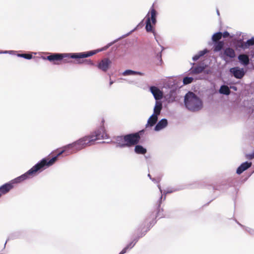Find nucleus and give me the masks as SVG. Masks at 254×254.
Segmentation results:
<instances>
[{
    "mask_svg": "<svg viewBox=\"0 0 254 254\" xmlns=\"http://www.w3.org/2000/svg\"><path fill=\"white\" fill-rule=\"evenodd\" d=\"M237 46L238 47L244 49L248 48L246 43H244L242 40L238 41Z\"/></svg>",
    "mask_w": 254,
    "mask_h": 254,
    "instance_id": "nucleus-25",
    "label": "nucleus"
},
{
    "mask_svg": "<svg viewBox=\"0 0 254 254\" xmlns=\"http://www.w3.org/2000/svg\"><path fill=\"white\" fill-rule=\"evenodd\" d=\"M229 33L227 31H225L223 33H222V36L224 37V38H227V37H228L229 36Z\"/></svg>",
    "mask_w": 254,
    "mask_h": 254,
    "instance_id": "nucleus-30",
    "label": "nucleus"
},
{
    "mask_svg": "<svg viewBox=\"0 0 254 254\" xmlns=\"http://www.w3.org/2000/svg\"><path fill=\"white\" fill-rule=\"evenodd\" d=\"M104 123L105 120L104 119H102L101 120V127L99 130L95 131L91 135L82 137L76 141L64 147L61 150H58L57 151V155L51 158H55V160L54 162L50 166L52 165L57 160L58 157L62 154L66 153V155H67L69 153H73L86 146L93 144L95 141L98 139H103L106 137L107 134L105 132L104 126Z\"/></svg>",
    "mask_w": 254,
    "mask_h": 254,
    "instance_id": "nucleus-1",
    "label": "nucleus"
},
{
    "mask_svg": "<svg viewBox=\"0 0 254 254\" xmlns=\"http://www.w3.org/2000/svg\"><path fill=\"white\" fill-rule=\"evenodd\" d=\"M246 157L247 159L252 160L254 158V151L252 154H246Z\"/></svg>",
    "mask_w": 254,
    "mask_h": 254,
    "instance_id": "nucleus-29",
    "label": "nucleus"
},
{
    "mask_svg": "<svg viewBox=\"0 0 254 254\" xmlns=\"http://www.w3.org/2000/svg\"><path fill=\"white\" fill-rule=\"evenodd\" d=\"M111 63V61L109 59L105 58L101 60L97 65V66L99 69L106 72L109 69Z\"/></svg>",
    "mask_w": 254,
    "mask_h": 254,
    "instance_id": "nucleus-8",
    "label": "nucleus"
},
{
    "mask_svg": "<svg viewBox=\"0 0 254 254\" xmlns=\"http://www.w3.org/2000/svg\"><path fill=\"white\" fill-rule=\"evenodd\" d=\"M219 92L221 94L229 95L230 93V90L227 86L222 85L220 87Z\"/></svg>",
    "mask_w": 254,
    "mask_h": 254,
    "instance_id": "nucleus-22",
    "label": "nucleus"
},
{
    "mask_svg": "<svg viewBox=\"0 0 254 254\" xmlns=\"http://www.w3.org/2000/svg\"><path fill=\"white\" fill-rule=\"evenodd\" d=\"M148 176H149V177H150V174H148Z\"/></svg>",
    "mask_w": 254,
    "mask_h": 254,
    "instance_id": "nucleus-38",
    "label": "nucleus"
},
{
    "mask_svg": "<svg viewBox=\"0 0 254 254\" xmlns=\"http://www.w3.org/2000/svg\"><path fill=\"white\" fill-rule=\"evenodd\" d=\"M113 81H110V85H111V84H113Z\"/></svg>",
    "mask_w": 254,
    "mask_h": 254,
    "instance_id": "nucleus-36",
    "label": "nucleus"
},
{
    "mask_svg": "<svg viewBox=\"0 0 254 254\" xmlns=\"http://www.w3.org/2000/svg\"><path fill=\"white\" fill-rule=\"evenodd\" d=\"M144 234H141L140 236H139L138 238H140V237H142L143 236H144Z\"/></svg>",
    "mask_w": 254,
    "mask_h": 254,
    "instance_id": "nucleus-34",
    "label": "nucleus"
},
{
    "mask_svg": "<svg viewBox=\"0 0 254 254\" xmlns=\"http://www.w3.org/2000/svg\"><path fill=\"white\" fill-rule=\"evenodd\" d=\"M246 44L247 46V47L249 48L250 46H253L254 45V37H252L251 39L248 40Z\"/></svg>",
    "mask_w": 254,
    "mask_h": 254,
    "instance_id": "nucleus-28",
    "label": "nucleus"
},
{
    "mask_svg": "<svg viewBox=\"0 0 254 254\" xmlns=\"http://www.w3.org/2000/svg\"><path fill=\"white\" fill-rule=\"evenodd\" d=\"M137 240H134L135 242L132 241L128 245H127L125 248H124L122 251L119 254H124L127 251V250L129 249H131L134 247Z\"/></svg>",
    "mask_w": 254,
    "mask_h": 254,
    "instance_id": "nucleus-20",
    "label": "nucleus"
},
{
    "mask_svg": "<svg viewBox=\"0 0 254 254\" xmlns=\"http://www.w3.org/2000/svg\"><path fill=\"white\" fill-rule=\"evenodd\" d=\"M206 53H207V50H205L203 51H200V52L198 54L199 55L200 57H201L203 56L204 55H205Z\"/></svg>",
    "mask_w": 254,
    "mask_h": 254,
    "instance_id": "nucleus-31",
    "label": "nucleus"
},
{
    "mask_svg": "<svg viewBox=\"0 0 254 254\" xmlns=\"http://www.w3.org/2000/svg\"><path fill=\"white\" fill-rule=\"evenodd\" d=\"M150 91L156 100H160L163 98V92L158 87L154 86H151Z\"/></svg>",
    "mask_w": 254,
    "mask_h": 254,
    "instance_id": "nucleus-9",
    "label": "nucleus"
},
{
    "mask_svg": "<svg viewBox=\"0 0 254 254\" xmlns=\"http://www.w3.org/2000/svg\"><path fill=\"white\" fill-rule=\"evenodd\" d=\"M137 240H134L135 242L132 241L128 245H127L125 248H124L122 251L119 254H124L127 251V250L129 249H131L134 247Z\"/></svg>",
    "mask_w": 254,
    "mask_h": 254,
    "instance_id": "nucleus-21",
    "label": "nucleus"
},
{
    "mask_svg": "<svg viewBox=\"0 0 254 254\" xmlns=\"http://www.w3.org/2000/svg\"><path fill=\"white\" fill-rule=\"evenodd\" d=\"M222 37V33L221 32H217L214 34L212 37V40L214 42H217L221 39Z\"/></svg>",
    "mask_w": 254,
    "mask_h": 254,
    "instance_id": "nucleus-23",
    "label": "nucleus"
},
{
    "mask_svg": "<svg viewBox=\"0 0 254 254\" xmlns=\"http://www.w3.org/2000/svg\"><path fill=\"white\" fill-rule=\"evenodd\" d=\"M157 120L158 116L156 115L153 114L148 120L147 126L149 125L150 127L153 126L156 123Z\"/></svg>",
    "mask_w": 254,
    "mask_h": 254,
    "instance_id": "nucleus-17",
    "label": "nucleus"
},
{
    "mask_svg": "<svg viewBox=\"0 0 254 254\" xmlns=\"http://www.w3.org/2000/svg\"><path fill=\"white\" fill-rule=\"evenodd\" d=\"M223 56L230 58H234L236 56V54L234 49L228 47L224 49L223 52Z\"/></svg>",
    "mask_w": 254,
    "mask_h": 254,
    "instance_id": "nucleus-11",
    "label": "nucleus"
},
{
    "mask_svg": "<svg viewBox=\"0 0 254 254\" xmlns=\"http://www.w3.org/2000/svg\"><path fill=\"white\" fill-rule=\"evenodd\" d=\"M252 165L251 162H246L245 163H242L237 169V173L238 174H241L244 171L250 168Z\"/></svg>",
    "mask_w": 254,
    "mask_h": 254,
    "instance_id": "nucleus-10",
    "label": "nucleus"
},
{
    "mask_svg": "<svg viewBox=\"0 0 254 254\" xmlns=\"http://www.w3.org/2000/svg\"><path fill=\"white\" fill-rule=\"evenodd\" d=\"M157 12L154 8V4L150 8V11L146 16V21L145 29L147 32H151L155 35V32L153 27L156 23Z\"/></svg>",
    "mask_w": 254,
    "mask_h": 254,
    "instance_id": "nucleus-6",
    "label": "nucleus"
},
{
    "mask_svg": "<svg viewBox=\"0 0 254 254\" xmlns=\"http://www.w3.org/2000/svg\"><path fill=\"white\" fill-rule=\"evenodd\" d=\"M134 152L138 154H145L147 150L142 146L136 144L134 147Z\"/></svg>",
    "mask_w": 254,
    "mask_h": 254,
    "instance_id": "nucleus-16",
    "label": "nucleus"
},
{
    "mask_svg": "<svg viewBox=\"0 0 254 254\" xmlns=\"http://www.w3.org/2000/svg\"><path fill=\"white\" fill-rule=\"evenodd\" d=\"M205 67L202 66H194L191 68V72L194 74H198L201 73Z\"/></svg>",
    "mask_w": 254,
    "mask_h": 254,
    "instance_id": "nucleus-19",
    "label": "nucleus"
},
{
    "mask_svg": "<svg viewBox=\"0 0 254 254\" xmlns=\"http://www.w3.org/2000/svg\"><path fill=\"white\" fill-rule=\"evenodd\" d=\"M168 125V121L166 119H163L160 120L156 125L155 130L159 131L165 128Z\"/></svg>",
    "mask_w": 254,
    "mask_h": 254,
    "instance_id": "nucleus-12",
    "label": "nucleus"
},
{
    "mask_svg": "<svg viewBox=\"0 0 254 254\" xmlns=\"http://www.w3.org/2000/svg\"><path fill=\"white\" fill-rule=\"evenodd\" d=\"M143 130L118 136L116 138L117 143L121 147H130L133 146L139 142L140 135Z\"/></svg>",
    "mask_w": 254,
    "mask_h": 254,
    "instance_id": "nucleus-4",
    "label": "nucleus"
},
{
    "mask_svg": "<svg viewBox=\"0 0 254 254\" xmlns=\"http://www.w3.org/2000/svg\"><path fill=\"white\" fill-rule=\"evenodd\" d=\"M230 71L234 77L238 79H241L245 75V71L243 68H240L239 67H235L230 68Z\"/></svg>",
    "mask_w": 254,
    "mask_h": 254,
    "instance_id": "nucleus-7",
    "label": "nucleus"
},
{
    "mask_svg": "<svg viewBox=\"0 0 254 254\" xmlns=\"http://www.w3.org/2000/svg\"><path fill=\"white\" fill-rule=\"evenodd\" d=\"M86 63H87V64H90V65H94V63L92 62V61H90H90H86Z\"/></svg>",
    "mask_w": 254,
    "mask_h": 254,
    "instance_id": "nucleus-33",
    "label": "nucleus"
},
{
    "mask_svg": "<svg viewBox=\"0 0 254 254\" xmlns=\"http://www.w3.org/2000/svg\"><path fill=\"white\" fill-rule=\"evenodd\" d=\"M162 197V196L161 195L160 197L159 204L157 208V212L156 214V217H159V218H162L165 216V215L163 214V209H160V204L161 202Z\"/></svg>",
    "mask_w": 254,
    "mask_h": 254,
    "instance_id": "nucleus-18",
    "label": "nucleus"
},
{
    "mask_svg": "<svg viewBox=\"0 0 254 254\" xmlns=\"http://www.w3.org/2000/svg\"><path fill=\"white\" fill-rule=\"evenodd\" d=\"M159 58L161 59V55H160Z\"/></svg>",
    "mask_w": 254,
    "mask_h": 254,
    "instance_id": "nucleus-37",
    "label": "nucleus"
},
{
    "mask_svg": "<svg viewBox=\"0 0 254 254\" xmlns=\"http://www.w3.org/2000/svg\"><path fill=\"white\" fill-rule=\"evenodd\" d=\"M184 102L186 107L192 111H198L202 106L201 100L192 92H189L186 94Z\"/></svg>",
    "mask_w": 254,
    "mask_h": 254,
    "instance_id": "nucleus-5",
    "label": "nucleus"
},
{
    "mask_svg": "<svg viewBox=\"0 0 254 254\" xmlns=\"http://www.w3.org/2000/svg\"><path fill=\"white\" fill-rule=\"evenodd\" d=\"M238 59L243 64L247 65L250 63L249 58L248 55L241 54L238 56Z\"/></svg>",
    "mask_w": 254,
    "mask_h": 254,
    "instance_id": "nucleus-13",
    "label": "nucleus"
},
{
    "mask_svg": "<svg viewBox=\"0 0 254 254\" xmlns=\"http://www.w3.org/2000/svg\"><path fill=\"white\" fill-rule=\"evenodd\" d=\"M224 46V41H218L217 42H215L213 47V51L214 52L220 51L223 49Z\"/></svg>",
    "mask_w": 254,
    "mask_h": 254,
    "instance_id": "nucleus-15",
    "label": "nucleus"
},
{
    "mask_svg": "<svg viewBox=\"0 0 254 254\" xmlns=\"http://www.w3.org/2000/svg\"><path fill=\"white\" fill-rule=\"evenodd\" d=\"M193 78L190 77H185L183 79V83L184 84H188L192 82Z\"/></svg>",
    "mask_w": 254,
    "mask_h": 254,
    "instance_id": "nucleus-26",
    "label": "nucleus"
},
{
    "mask_svg": "<svg viewBox=\"0 0 254 254\" xmlns=\"http://www.w3.org/2000/svg\"><path fill=\"white\" fill-rule=\"evenodd\" d=\"M123 74L125 76L128 75H132V74H138V75H142V73L140 72L135 71H133L132 70L128 69V70H125L123 72Z\"/></svg>",
    "mask_w": 254,
    "mask_h": 254,
    "instance_id": "nucleus-24",
    "label": "nucleus"
},
{
    "mask_svg": "<svg viewBox=\"0 0 254 254\" xmlns=\"http://www.w3.org/2000/svg\"><path fill=\"white\" fill-rule=\"evenodd\" d=\"M162 108V103L159 101L156 102L154 108V115H156L157 116L160 115L161 111Z\"/></svg>",
    "mask_w": 254,
    "mask_h": 254,
    "instance_id": "nucleus-14",
    "label": "nucleus"
},
{
    "mask_svg": "<svg viewBox=\"0 0 254 254\" xmlns=\"http://www.w3.org/2000/svg\"><path fill=\"white\" fill-rule=\"evenodd\" d=\"M78 63H79V64H81V63H82V62H81V61H80V60H78Z\"/></svg>",
    "mask_w": 254,
    "mask_h": 254,
    "instance_id": "nucleus-35",
    "label": "nucleus"
},
{
    "mask_svg": "<svg viewBox=\"0 0 254 254\" xmlns=\"http://www.w3.org/2000/svg\"><path fill=\"white\" fill-rule=\"evenodd\" d=\"M102 50H97L94 51H91L87 52L79 53H73V54H59L54 53L44 58V59L47 60L51 62H53L54 64H59V62L63 60L64 63H67L65 58H72V59H82L87 58L93 56L97 53L101 52Z\"/></svg>",
    "mask_w": 254,
    "mask_h": 254,
    "instance_id": "nucleus-3",
    "label": "nucleus"
},
{
    "mask_svg": "<svg viewBox=\"0 0 254 254\" xmlns=\"http://www.w3.org/2000/svg\"><path fill=\"white\" fill-rule=\"evenodd\" d=\"M200 58V56L199 54H197V55H195L193 57V60L194 61H197V60H198L199 58Z\"/></svg>",
    "mask_w": 254,
    "mask_h": 254,
    "instance_id": "nucleus-32",
    "label": "nucleus"
},
{
    "mask_svg": "<svg viewBox=\"0 0 254 254\" xmlns=\"http://www.w3.org/2000/svg\"><path fill=\"white\" fill-rule=\"evenodd\" d=\"M19 57L24 58L26 59H31L32 58V56L31 54H19Z\"/></svg>",
    "mask_w": 254,
    "mask_h": 254,
    "instance_id": "nucleus-27",
    "label": "nucleus"
},
{
    "mask_svg": "<svg viewBox=\"0 0 254 254\" xmlns=\"http://www.w3.org/2000/svg\"><path fill=\"white\" fill-rule=\"evenodd\" d=\"M54 160L55 158H44L24 174L1 186L0 187V197L2 195L5 194L13 188V184L20 183L28 178L34 176L37 172H40L46 167L50 166L54 162Z\"/></svg>",
    "mask_w": 254,
    "mask_h": 254,
    "instance_id": "nucleus-2",
    "label": "nucleus"
}]
</instances>
